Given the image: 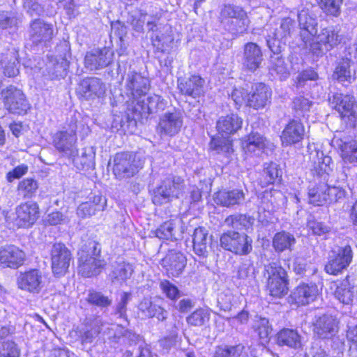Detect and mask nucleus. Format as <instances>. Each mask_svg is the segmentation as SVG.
I'll use <instances>...</instances> for the list:
<instances>
[{
	"label": "nucleus",
	"mask_w": 357,
	"mask_h": 357,
	"mask_svg": "<svg viewBox=\"0 0 357 357\" xmlns=\"http://www.w3.org/2000/svg\"><path fill=\"white\" fill-rule=\"evenodd\" d=\"M15 212L17 216L14 223L17 227H29L39 217V207L36 202L22 204L16 207Z\"/></svg>",
	"instance_id": "a211bd4d"
},
{
	"label": "nucleus",
	"mask_w": 357,
	"mask_h": 357,
	"mask_svg": "<svg viewBox=\"0 0 357 357\" xmlns=\"http://www.w3.org/2000/svg\"><path fill=\"white\" fill-rule=\"evenodd\" d=\"M277 344L294 349H300L302 347L301 337L297 331L289 328H283L278 333Z\"/></svg>",
	"instance_id": "c9c22d12"
},
{
	"label": "nucleus",
	"mask_w": 357,
	"mask_h": 357,
	"mask_svg": "<svg viewBox=\"0 0 357 357\" xmlns=\"http://www.w3.org/2000/svg\"><path fill=\"white\" fill-rule=\"evenodd\" d=\"M244 350V346L237 344L234 346L217 347L213 357H240Z\"/></svg>",
	"instance_id": "3c124183"
},
{
	"label": "nucleus",
	"mask_w": 357,
	"mask_h": 357,
	"mask_svg": "<svg viewBox=\"0 0 357 357\" xmlns=\"http://www.w3.org/2000/svg\"><path fill=\"white\" fill-rule=\"evenodd\" d=\"M105 84L98 77H86L80 81L77 88L78 95L86 100L100 98L105 93Z\"/></svg>",
	"instance_id": "5701e85b"
},
{
	"label": "nucleus",
	"mask_w": 357,
	"mask_h": 357,
	"mask_svg": "<svg viewBox=\"0 0 357 357\" xmlns=\"http://www.w3.org/2000/svg\"><path fill=\"white\" fill-rule=\"evenodd\" d=\"M20 350L14 342H6L0 351V357H20Z\"/></svg>",
	"instance_id": "338daca9"
},
{
	"label": "nucleus",
	"mask_w": 357,
	"mask_h": 357,
	"mask_svg": "<svg viewBox=\"0 0 357 357\" xmlns=\"http://www.w3.org/2000/svg\"><path fill=\"white\" fill-rule=\"evenodd\" d=\"M167 105V102L160 96L153 95L144 100H138L132 109V116L130 123L136 124V121L142 118H147L150 114L158 113L163 111Z\"/></svg>",
	"instance_id": "6e6552de"
},
{
	"label": "nucleus",
	"mask_w": 357,
	"mask_h": 357,
	"mask_svg": "<svg viewBox=\"0 0 357 357\" xmlns=\"http://www.w3.org/2000/svg\"><path fill=\"white\" fill-rule=\"evenodd\" d=\"M187 259L184 255L177 250H170L161 260V265L169 276L178 277L186 266Z\"/></svg>",
	"instance_id": "412c9836"
},
{
	"label": "nucleus",
	"mask_w": 357,
	"mask_h": 357,
	"mask_svg": "<svg viewBox=\"0 0 357 357\" xmlns=\"http://www.w3.org/2000/svg\"><path fill=\"white\" fill-rule=\"evenodd\" d=\"M269 69L272 75L275 74L281 80L287 79L289 75L287 64L282 56H271Z\"/></svg>",
	"instance_id": "de8ad7c7"
},
{
	"label": "nucleus",
	"mask_w": 357,
	"mask_h": 357,
	"mask_svg": "<svg viewBox=\"0 0 357 357\" xmlns=\"http://www.w3.org/2000/svg\"><path fill=\"white\" fill-rule=\"evenodd\" d=\"M26 259L25 252L14 245L0 247V265L3 268H18Z\"/></svg>",
	"instance_id": "6ab92c4d"
},
{
	"label": "nucleus",
	"mask_w": 357,
	"mask_h": 357,
	"mask_svg": "<svg viewBox=\"0 0 357 357\" xmlns=\"http://www.w3.org/2000/svg\"><path fill=\"white\" fill-rule=\"evenodd\" d=\"M264 147V139L258 133H252L243 143V148L246 153L258 154L257 151L260 152Z\"/></svg>",
	"instance_id": "c03bdc74"
},
{
	"label": "nucleus",
	"mask_w": 357,
	"mask_h": 357,
	"mask_svg": "<svg viewBox=\"0 0 357 357\" xmlns=\"http://www.w3.org/2000/svg\"><path fill=\"white\" fill-rule=\"evenodd\" d=\"M43 283L42 272L37 268L20 272L17 278L18 288L32 294H38L43 287Z\"/></svg>",
	"instance_id": "dca6fc26"
},
{
	"label": "nucleus",
	"mask_w": 357,
	"mask_h": 357,
	"mask_svg": "<svg viewBox=\"0 0 357 357\" xmlns=\"http://www.w3.org/2000/svg\"><path fill=\"white\" fill-rule=\"evenodd\" d=\"M89 304L100 310L107 309L112 303V300L100 291L89 290L86 298Z\"/></svg>",
	"instance_id": "37998d69"
},
{
	"label": "nucleus",
	"mask_w": 357,
	"mask_h": 357,
	"mask_svg": "<svg viewBox=\"0 0 357 357\" xmlns=\"http://www.w3.org/2000/svg\"><path fill=\"white\" fill-rule=\"evenodd\" d=\"M156 305L152 303L151 298H144L138 305V310L143 318H151L153 317V311Z\"/></svg>",
	"instance_id": "0e129e2a"
},
{
	"label": "nucleus",
	"mask_w": 357,
	"mask_h": 357,
	"mask_svg": "<svg viewBox=\"0 0 357 357\" xmlns=\"http://www.w3.org/2000/svg\"><path fill=\"white\" fill-rule=\"evenodd\" d=\"M352 257V250L349 245L340 248L337 251L332 252L325 265L326 273L332 275L341 273L351 264Z\"/></svg>",
	"instance_id": "ddd939ff"
},
{
	"label": "nucleus",
	"mask_w": 357,
	"mask_h": 357,
	"mask_svg": "<svg viewBox=\"0 0 357 357\" xmlns=\"http://www.w3.org/2000/svg\"><path fill=\"white\" fill-rule=\"evenodd\" d=\"M68 67V61L66 58L52 57L46 64V71L50 79H60L66 75Z\"/></svg>",
	"instance_id": "f704fd0d"
},
{
	"label": "nucleus",
	"mask_w": 357,
	"mask_h": 357,
	"mask_svg": "<svg viewBox=\"0 0 357 357\" xmlns=\"http://www.w3.org/2000/svg\"><path fill=\"white\" fill-rule=\"evenodd\" d=\"M78 271L85 278L96 276L100 273L106 264L101 258V245L93 240L84 243L77 252Z\"/></svg>",
	"instance_id": "f257e3e1"
},
{
	"label": "nucleus",
	"mask_w": 357,
	"mask_h": 357,
	"mask_svg": "<svg viewBox=\"0 0 357 357\" xmlns=\"http://www.w3.org/2000/svg\"><path fill=\"white\" fill-rule=\"evenodd\" d=\"M19 54L18 50L11 47L2 55L1 64L3 68V73L8 77H15L19 73Z\"/></svg>",
	"instance_id": "2f4dec72"
},
{
	"label": "nucleus",
	"mask_w": 357,
	"mask_h": 357,
	"mask_svg": "<svg viewBox=\"0 0 357 357\" xmlns=\"http://www.w3.org/2000/svg\"><path fill=\"white\" fill-rule=\"evenodd\" d=\"M204 80L198 75L178 79V88L181 93L196 98L203 93Z\"/></svg>",
	"instance_id": "cd10ccee"
},
{
	"label": "nucleus",
	"mask_w": 357,
	"mask_h": 357,
	"mask_svg": "<svg viewBox=\"0 0 357 357\" xmlns=\"http://www.w3.org/2000/svg\"><path fill=\"white\" fill-rule=\"evenodd\" d=\"M246 12L240 6L228 4L225 5L221 10L222 17L232 18L233 20L242 19L245 17Z\"/></svg>",
	"instance_id": "bf43d9fd"
},
{
	"label": "nucleus",
	"mask_w": 357,
	"mask_h": 357,
	"mask_svg": "<svg viewBox=\"0 0 357 357\" xmlns=\"http://www.w3.org/2000/svg\"><path fill=\"white\" fill-rule=\"evenodd\" d=\"M335 298L344 305L352 303L357 296V276H348L338 285L335 291Z\"/></svg>",
	"instance_id": "bb28decb"
},
{
	"label": "nucleus",
	"mask_w": 357,
	"mask_h": 357,
	"mask_svg": "<svg viewBox=\"0 0 357 357\" xmlns=\"http://www.w3.org/2000/svg\"><path fill=\"white\" fill-rule=\"evenodd\" d=\"M220 246L238 255H247L252 250V239L245 233L235 231L224 232L220 238Z\"/></svg>",
	"instance_id": "39448f33"
},
{
	"label": "nucleus",
	"mask_w": 357,
	"mask_h": 357,
	"mask_svg": "<svg viewBox=\"0 0 357 357\" xmlns=\"http://www.w3.org/2000/svg\"><path fill=\"white\" fill-rule=\"evenodd\" d=\"M54 30L51 24L41 19L31 22L29 29V39L34 46L47 45L53 38Z\"/></svg>",
	"instance_id": "2eb2a0df"
},
{
	"label": "nucleus",
	"mask_w": 357,
	"mask_h": 357,
	"mask_svg": "<svg viewBox=\"0 0 357 357\" xmlns=\"http://www.w3.org/2000/svg\"><path fill=\"white\" fill-rule=\"evenodd\" d=\"M266 40L269 50L276 56H278L285 47V39L274 36L272 31L267 35Z\"/></svg>",
	"instance_id": "4d7b16f0"
},
{
	"label": "nucleus",
	"mask_w": 357,
	"mask_h": 357,
	"mask_svg": "<svg viewBox=\"0 0 357 357\" xmlns=\"http://www.w3.org/2000/svg\"><path fill=\"white\" fill-rule=\"evenodd\" d=\"M250 218L245 214L235 213L225 218V225L237 230L248 227L250 225Z\"/></svg>",
	"instance_id": "09e8293b"
},
{
	"label": "nucleus",
	"mask_w": 357,
	"mask_h": 357,
	"mask_svg": "<svg viewBox=\"0 0 357 357\" xmlns=\"http://www.w3.org/2000/svg\"><path fill=\"white\" fill-rule=\"evenodd\" d=\"M351 60L348 58L342 59L337 66L335 68V70L333 73L334 79H337L339 82H345L348 81L351 82V73L350 70Z\"/></svg>",
	"instance_id": "49530a36"
},
{
	"label": "nucleus",
	"mask_w": 357,
	"mask_h": 357,
	"mask_svg": "<svg viewBox=\"0 0 357 357\" xmlns=\"http://www.w3.org/2000/svg\"><path fill=\"white\" fill-rule=\"evenodd\" d=\"M295 243L294 236L284 231L276 233L273 238V247L278 253L286 250H291Z\"/></svg>",
	"instance_id": "e433bc0d"
},
{
	"label": "nucleus",
	"mask_w": 357,
	"mask_h": 357,
	"mask_svg": "<svg viewBox=\"0 0 357 357\" xmlns=\"http://www.w3.org/2000/svg\"><path fill=\"white\" fill-rule=\"evenodd\" d=\"M312 105V102L302 96L294 98L292 101V109L296 117L305 116Z\"/></svg>",
	"instance_id": "8fccbe9b"
},
{
	"label": "nucleus",
	"mask_w": 357,
	"mask_h": 357,
	"mask_svg": "<svg viewBox=\"0 0 357 357\" xmlns=\"http://www.w3.org/2000/svg\"><path fill=\"white\" fill-rule=\"evenodd\" d=\"M295 29V21L290 17H285L281 20L280 26L275 29L273 31L274 36L286 40L287 37H290Z\"/></svg>",
	"instance_id": "603ef678"
},
{
	"label": "nucleus",
	"mask_w": 357,
	"mask_h": 357,
	"mask_svg": "<svg viewBox=\"0 0 357 357\" xmlns=\"http://www.w3.org/2000/svg\"><path fill=\"white\" fill-rule=\"evenodd\" d=\"M183 187L184 181L180 176L172 174L165 176L153 190V204L162 205L178 199L183 190Z\"/></svg>",
	"instance_id": "f03ea898"
},
{
	"label": "nucleus",
	"mask_w": 357,
	"mask_h": 357,
	"mask_svg": "<svg viewBox=\"0 0 357 357\" xmlns=\"http://www.w3.org/2000/svg\"><path fill=\"white\" fill-rule=\"evenodd\" d=\"M139 168V162L131 153H116L114 159L113 172L119 178H129L136 174Z\"/></svg>",
	"instance_id": "f8f14e48"
},
{
	"label": "nucleus",
	"mask_w": 357,
	"mask_h": 357,
	"mask_svg": "<svg viewBox=\"0 0 357 357\" xmlns=\"http://www.w3.org/2000/svg\"><path fill=\"white\" fill-rule=\"evenodd\" d=\"M146 17V13L142 10L135 11L130 15L128 22L136 31L141 32L144 29Z\"/></svg>",
	"instance_id": "e2e57ef3"
},
{
	"label": "nucleus",
	"mask_w": 357,
	"mask_h": 357,
	"mask_svg": "<svg viewBox=\"0 0 357 357\" xmlns=\"http://www.w3.org/2000/svg\"><path fill=\"white\" fill-rule=\"evenodd\" d=\"M211 239L208 237V230L202 227L196 228L192 235L195 252L202 257H206Z\"/></svg>",
	"instance_id": "473e14b6"
},
{
	"label": "nucleus",
	"mask_w": 357,
	"mask_h": 357,
	"mask_svg": "<svg viewBox=\"0 0 357 357\" xmlns=\"http://www.w3.org/2000/svg\"><path fill=\"white\" fill-rule=\"evenodd\" d=\"M133 272L132 266L125 261L115 262L109 274L113 283H122L130 277Z\"/></svg>",
	"instance_id": "ea45409f"
},
{
	"label": "nucleus",
	"mask_w": 357,
	"mask_h": 357,
	"mask_svg": "<svg viewBox=\"0 0 357 357\" xmlns=\"http://www.w3.org/2000/svg\"><path fill=\"white\" fill-rule=\"evenodd\" d=\"M316 41L311 44V51L317 56H321L341 43L342 35L337 27L328 26L321 29L314 36Z\"/></svg>",
	"instance_id": "423d86ee"
},
{
	"label": "nucleus",
	"mask_w": 357,
	"mask_h": 357,
	"mask_svg": "<svg viewBox=\"0 0 357 357\" xmlns=\"http://www.w3.org/2000/svg\"><path fill=\"white\" fill-rule=\"evenodd\" d=\"M73 257L71 251L63 243H55L51 249V264L52 273L61 277L68 273Z\"/></svg>",
	"instance_id": "0eeeda50"
},
{
	"label": "nucleus",
	"mask_w": 357,
	"mask_h": 357,
	"mask_svg": "<svg viewBox=\"0 0 357 357\" xmlns=\"http://www.w3.org/2000/svg\"><path fill=\"white\" fill-rule=\"evenodd\" d=\"M331 105L340 114L342 120L350 128H354L357 123V100L349 93H335Z\"/></svg>",
	"instance_id": "20e7f679"
},
{
	"label": "nucleus",
	"mask_w": 357,
	"mask_h": 357,
	"mask_svg": "<svg viewBox=\"0 0 357 357\" xmlns=\"http://www.w3.org/2000/svg\"><path fill=\"white\" fill-rule=\"evenodd\" d=\"M307 227L312 231L314 234L324 235L328 233L331 227L324 222H318L314 218H311L307 221Z\"/></svg>",
	"instance_id": "774afa93"
},
{
	"label": "nucleus",
	"mask_w": 357,
	"mask_h": 357,
	"mask_svg": "<svg viewBox=\"0 0 357 357\" xmlns=\"http://www.w3.org/2000/svg\"><path fill=\"white\" fill-rule=\"evenodd\" d=\"M255 328L261 338L268 337L272 331L269 321L266 318H258L256 320Z\"/></svg>",
	"instance_id": "69168bd1"
},
{
	"label": "nucleus",
	"mask_w": 357,
	"mask_h": 357,
	"mask_svg": "<svg viewBox=\"0 0 357 357\" xmlns=\"http://www.w3.org/2000/svg\"><path fill=\"white\" fill-rule=\"evenodd\" d=\"M327 183L319 182L310 187L308 190L309 203L316 206L326 204Z\"/></svg>",
	"instance_id": "a19ab883"
},
{
	"label": "nucleus",
	"mask_w": 357,
	"mask_h": 357,
	"mask_svg": "<svg viewBox=\"0 0 357 357\" xmlns=\"http://www.w3.org/2000/svg\"><path fill=\"white\" fill-rule=\"evenodd\" d=\"M236 278L245 285L255 281V267L250 259H245L238 266Z\"/></svg>",
	"instance_id": "4c0bfd02"
},
{
	"label": "nucleus",
	"mask_w": 357,
	"mask_h": 357,
	"mask_svg": "<svg viewBox=\"0 0 357 357\" xmlns=\"http://www.w3.org/2000/svg\"><path fill=\"white\" fill-rule=\"evenodd\" d=\"M314 331L321 338H329L337 332V321L332 316L323 315L314 324Z\"/></svg>",
	"instance_id": "c85d7f7f"
},
{
	"label": "nucleus",
	"mask_w": 357,
	"mask_h": 357,
	"mask_svg": "<svg viewBox=\"0 0 357 357\" xmlns=\"http://www.w3.org/2000/svg\"><path fill=\"white\" fill-rule=\"evenodd\" d=\"M181 326L178 320H174L172 328L169 330V335L159 341L160 346L165 349H169L176 345L178 338V333Z\"/></svg>",
	"instance_id": "864d4df0"
},
{
	"label": "nucleus",
	"mask_w": 357,
	"mask_h": 357,
	"mask_svg": "<svg viewBox=\"0 0 357 357\" xmlns=\"http://www.w3.org/2000/svg\"><path fill=\"white\" fill-rule=\"evenodd\" d=\"M326 204L336 203L345 197V190L340 186H330L327 184Z\"/></svg>",
	"instance_id": "052dcab7"
},
{
	"label": "nucleus",
	"mask_w": 357,
	"mask_h": 357,
	"mask_svg": "<svg viewBox=\"0 0 357 357\" xmlns=\"http://www.w3.org/2000/svg\"><path fill=\"white\" fill-rule=\"evenodd\" d=\"M317 294L318 289L315 284L302 283L291 291L289 302L298 305H306L315 300Z\"/></svg>",
	"instance_id": "393cba45"
},
{
	"label": "nucleus",
	"mask_w": 357,
	"mask_h": 357,
	"mask_svg": "<svg viewBox=\"0 0 357 357\" xmlns=\"http://www.w3.org/2000/svg\"><path fill=\"white\" fill-rule=\"evenodd\" d=\"M74 165L79 170H89L95 166V153L91 150L82 149L80 154L75 153L70 157Z\"/></svg>",
	"instance_id": "58836bf2"
},
{
	"label": "nucleus",
	"mask_w": 357,
	"mask_h": 357,
	"mask_svg": "<svg viewBox=\"0 0 357 357\" xmlns=\"http://www.w3.org/2000/svg\"><path fill=\"white\" fill-rule=\"evenodd\" d=\"M210 314L202 308L197 309L186 318L188 324L193 326H202L209 321Z\"/></svg>",
	"instance_id": "5fc2aeb1"
},
{
	"label": "nucleus",
	"mask_w": 357,
	"mask_h": 357,
	"mask_svg": "<svg viewBox=\"0 0 357 357\" xmlns=\"http://www.w3.org/2000/svg\"><path fill=\"white\" fill-rule=\"evenodd\" d=\"M317 1L326 14L335 17L340 14L342 0H317Z\"/></svg>",
	"instance_id": "13d9d810"
},
{
	"label": "nucleus",
	"mask_w": 357,
	"mask_h": 357,
	"mask_svg": "<svg viewBox=\"0 0 357 357\" xmlns=\"http://www.w3.org/2000/svg\"><path fill=\"white\" fill-rule=\"evenodd\" d=\"M264 276L267 279L266 287L271 296L281 298L287 294V273L282 266L275 263L265 266Z\"/></svg>",
	"instance_id": "7ed1b4c3"
},
{
	"label": "nucleus",
	"mask_w": 357,
	"mask_h": 357,
	"mask_svg": "<svg viewBox=\"0 0 357 357\" xmlns=\"http://www.w3.org/2000/svg\"><path fill=\"white\" fill-rule=\"evenodd\" d=\"M298 22L301 29L300 37L307 45L317 33V20L307 10L303 9L298 13Z\"/></svg>",
	"instance_id": "4be33fe9"
},
{
	"label": "nucleus",
	"mask_w": 357,
	"mask_h": 357,
	"mask_svg": "<svg viewBox=\"0 0 357 357\" xmlns=\"http://www.w3.org/2000/svg\"><path fill=\"white\" fill-rule=\"evenodd\" d=\"M77 135L74 129L61 130L55 133L53 137V144L56 149L65 157L75 156L77 152Z\"/></svg>",
	"instance_id": "4468645a"
},
{
	"label": "nucleus",
	"mask_w": 357,
	"mask_h": 357,
	"mask_svg": "<svg viewBox=\"0 0 357 357\" xmlns=\"http://www.w3.org/2000/svg\"><path fill=\"white\" fill-rule=\"evenodd\" d=\"M113 55V52L106 47L93 49L85 55V67L90 70L105 68L112 63Z\"/></svg>",
	"instance_id": "aec40b11"
},
{
	"label": "nucleus",
	"mask_w": 357,
	"mask_h": 357,
	"mask_svg": "<svg viewBox=\"0 0 357 357\" xmlns=\"http://www.w3.org/2000/svg\"><path fill=\"white\" fill-rule=\"evenodd\" d=\"M160 288L166 297L172 301H175L180 297L181 292L176 286L169 280H163L160 282Z\"/></svg>",
	"instance_id": "680f3d73"
},
{
	"label": "nucleus",
	"mask_w": 357,
	"mask_h": 357,
	"mask_svg": "<svg viewBox=\"0 0 357 357\" xmlns=\"http://www.w3.org/2000/svg\"><path fill=\"white\" fill-rule=\"evenodd\" d=\"M264 61L261 48L255 43L249 42L244 45L242 65L244 70L255 73Z\"/></svg>",
	"instance_id": "f3484780"
},
{
	"label": "nucleus",
	"mask_w": 357,
	"mask_h": 357,
	"mask_svg": "<svg viewBox=\"0 0 357 357\" xmlns=\"http://www.w3.org/2000/svg\"><path fill=\"white\" fill-rule=\"evenodd\" d=\"M271 89L264 83H257L248 94L247 105L255 109L264 108L271 102Z\"/></svg>",
	"instance_id": "b1692460"
},
{
	"label": "nucleus",
	"mask_w": 357,
	"mask_h": 357,
	"mask_svg": "<svg viewBox=\"0 0 357 357\" xmlns=\"http://www.w3.org/2000/svg\"><path fill=\"white\" fill-rule=\"evenodd\" d=\"M122 79L125 93L133 99L146 95L150 89L149 79L135 71L128 72Z\"/></svg>",
	"instance_id": "1a4fd4ad"
},
{
	"label": "nucleus",
	"mask_w": 357,
	"mask_h": 357,
	"mask_svg": "<svg viewBox=\"0 0 357 357\" xmlns=\"http://www.w3.org/2000/svg\"><path fill=\"white\" fill-rule=\"evenodd\" d=\"M341 151L344 162H357V140H351L348 136H342L335 140Z\"/></svg>",
	"instance_id": "c756f323"
},
{
	"label": "nucleus",
	"mask_w": 357,
	"mask_h": 357,
	"mask_svg": "<svg viewBox=\"0 0 357 357\" xmlns=\"http://www.w3.org/2000/svg\"><path fill=\"white\" fill-rule=\"evenodd\" d=\"M183 123V117L181 112L174 109L160 116L156 128L157 132L160 136L173 137L181 131Z\"/></svg>",
	"instance_id": "9b49d317"
},
{
	"label": "nucleus",
	"mask_w": 357,
	"mask_h": 357,
	"mask_svg": "<svg viewBox=\"0 0 357 357\" xmlns=\"http://www.w3.org/2000/svg\"><path fill=\"white\" fill-rule=\"evenodd\" d=\"M1 96L6 109L10 113L22 115L29 109L23 92L13 86L2 90Z\"/></svg>",
	"instance_id": "9d476101"
},
{
	"label": "nucleus",
	"mask_w": 357,
	"mask_h": 357,
	"mask_svg": "<svg viewBox=\"0 0 357 357\" xmlns=\"http://www.w3.org/2000/svg\"><path fill=\"white\" fill-rule=\"evenodd\" d=\"M243 120L236 114H231L219 118L216 123V128L219 133L223 135H229L236 132L241 128Z\"/></svg>",
	"instance_id": "72a5a7b5"
},
{
	"label": "nucleus",
	"mask_w": 357,
	"mask_h": 357,
	"mask_svg": "<svg viewBox=\"0 0 357 357\" xmlns=\"http://www.w3.org/2000/svg\"><path fill=\"white\" fill-rule=\"evenodd\" d=\"M214 199L219 205L230 207L240 204L245 199V193L239 189L220 190L215 194Z\"/></svg>",
	"instance_id": "7c9ffc66"
},
{
	"label": "nucleus",
	"mask_w": 357,
	"mask_h": 357,
	"mask_svg": "<svg viewBox=\"0 0 357 357\" xmlns=\"http://www.w3.org/2000/svg\"><path fill=\"white\" fill-rule=\"evenodd\" d=\"M282 173V169L275 162H271L264 163L262 174L264 181L262 185L266 186L269 184H273L276 181H280Z\"/></svg>",
	"instance_id": "79ce46f5"
},
{
	"label": "nucleus",
	"mask_w": 357,
	"mask_h": 357,
	"mask_svg": "<svg viewBox=\"0 0 357 357\" xmlns=\"http://www.w3.org/2000/svg\"><path fill=\"white\" fill-rule=\"evenodd\" d=\"M38 189V183L37 181L32 178H26L19 182L17 190L20 195L24 199L33 197Z\"/></svg>",
	"instance_id": "a18cd8bd"
},
{
	"label": "nucleus",
	"mask_w": 357,
	"mask_h": 357,
	"mask_svg": "<svg viewBox=\"0 0 357 357\" xmlns=\"http://www.w3.org/2000/svg\"><path fill=\"white\" fill-rule=\"evenodd\" d=\"M305 134V127L298 120L292 119L285 126L281 135L282 146H288L300 142Z\"/></svg>",
	"instance_id": "a878e982"
},
{
	"label": "nucleus",
	"mask_w": 357,
	"mask_h": 357,
	"mask_svg": "<svg viewBox=\"0 0 357 357\" xmlns=\"http://www.w3.org/2000/svg\"><path fill=\"white\" fill-rule=\"evenodd\" d=\"M154 233L156 237L161 239H176L175 224L172 221L162 224Z\"/></svg>",
	"instance_id": "6e6d98bb"
}]
</instances>
